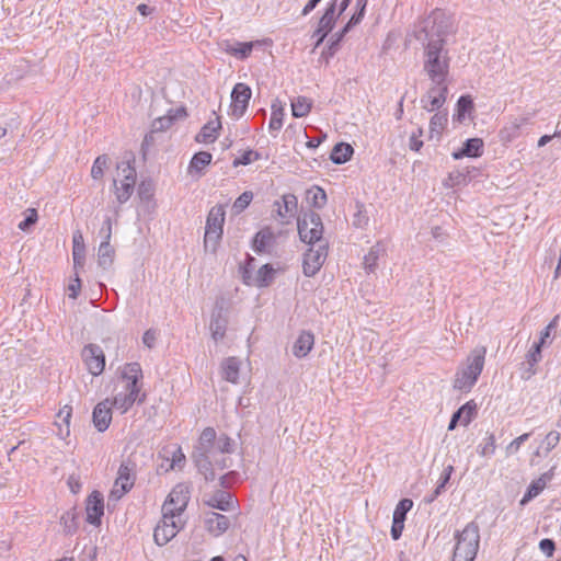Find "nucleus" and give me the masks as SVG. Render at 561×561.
<instances>
[{"mask_svg": "<svg viewBox=\"0 0 561 561\" xmlns=\"http://www.w3.org/2000/svg\"><path fill=\"white\" fill-rule=\"evenodd\" d=\"M450 30L451 19L440 9L415 26L414 36L424 48L423 69L431 81H447L450 56L445 45Z\"/></svg>", "mask_w": 561, "mask_h": 561, "instance_id": "nucleus-1", "label": "nucleus"}, {"mask_svg": "<svg viewBox=\"0 0 561 561\" xmlns=\"http://www.w3.org/2000/svg\"><path fill=\"white\" fill-rule=\"evenodd\" d=\"M231 451L232 442L228 436H217L213 427H206L194 448L193 460L205 480L214 481L217 469L224 470L229 467L225 455Z\"/></svg>", "mask_w": 561, "mask_h": 561, "instance_id": "nucleus-2", "label": "nucleus"}, {"mask_svg": "<svg viewBox=\"0 0 561 561\" xmlns=\"http://www.w3.org/2000/svg\"><path fill=\"white\" fill-rule=\"evenodd\" d=\"M485 354L486 350L483 346L476 347L470 352L466 363L458 368L455 375L454 388L456 390L469 392L472 389L483 370Z\"/></svg>", "mask_w": 561, "mask_h": 561, "instance_id": "nucleus-3", "label": "nucleus"}, {"mask_svg": "<svg viewBox=\"0 0 561 561\" xmlns=\"http://www.w3.org/2000/svg\"><path fill=\"white\" fill-rule=\"evenodd\" d=\"M455 540L453 561H474L480 545L479 526L473 522L467 524L455 534Z\"/></svg>", "mask_w": 561, "mask_h": 561, "instance_id": "nucleus-4", "label": "nucleus"}, {"mask_svg": "<svg viewBox=\"0 0 561 561\" xmlns=\"http://www.w3.org/2000/svg\"><path fill=\"white\" fill-rule=\"evenodd\" d=\"M226 211L221 205L210 208L205 227L204 247L210 252H216L217 247L222 238Z\"/></svg>", "mask_w": 561, "mask_h": 561, "instance_id": "nucleus-5", "label": "nucleus"}, {"mask_svg": "<svg viewBox=\"0 0 561 561\" xmlns=\"http://www.w3.org/2000/svg\"><path fill=\"white\" fill-rule=\"evenodd\" d=\"M297 227L302 242L310 245L325 242L322 239L323 224L319 214L313 211L304 214L298 218Z\"/></svg>", "mask_w": 561, "mask_h": 561, "instance_id": "nucleus-6", "label": "nucleus"}, {"mask_svg": "<svg viewBox=\"0 0 561 561\" xmlns=\"http://www.w3.org/2000/svg\"><path fill=\"white\" fill-rule=\"evenodd\" d=\"M122 180H114L115 195L119 204L126 203L134 193L136 183V170L129 162H121L117 165Z\"/></svg>", "mask_w": 561, "mask_h": 561, "instance_id": "nucleus-7", "label": "nucleus"}, {"mask_svg": "<svg viewBox=\"0 0 561 561\" xmlns=\"http://www.w3.org/2000/svg\"><path fill=\"white\" fill-rule=\"evenodd\" d=\"M184 527L181 517L173 514L162 512V518L158 523L153 531V539L158 546H164L172 540L176 534Z\"/></svg>", "mask_w": 561, "mask_h": 561, "instance_id": "nucleus-8", "label": "nucleus"}, {"mask_svg": "<svg viewBox=\"0 0 561 561\" xmlns=\"http://www.w3.org/2000/svg\"><path fill=\"white\" fill-rule=\"evenodd\" d=\"M190 501L188 488L184 484H178L169 493L167 500L162 505V512L167 514H173L176 517H181L185 511Z\"/></svg>", "mask_w": 561, "mask_h": 561, "instance_id": "nucleus-9", "label": "nucleus"}, {"mask_svg": "<svg viewBox=\"0 0 561 561\" xmlns=\"http://www.w3.org/2000/svg\"><path fill=\"white\" fill-rule=\"evenodd\" d=\"M328 256V243H318L305 253L302 262L304 274L308 277L314 276L323 265Z\"/></svg>", "mask_w": 561, "mask_h": 561, "instance_id": "nucleus-10", "label": "nucleus"}, {"mask_svg": "<svg viewBox=\"0 0 561 561\" xmlns=\"http://www.w3.org/2000/svg\"><path fill=\"white\" fill-rule=\"evenodd\" d=\"M135 483L134 465L123 462L117 472V478L111 491L110 499L119 500Z\"/></svg>", "mask_w": 561, "mask_h": 561, "instance_id": "nucleus-11", "label": "nucleus"}, {"mask_svg": "<svg viewBox=\"0 0 561 561\" xmlns=\"http://www.w3.org/2000/svg\"><path fill=\"white\" fill-rule=\"evenodd\" d=\"M81 356L90 374L99 376L103 373L105 367V356L99 345H85L82 350Z\"/></svg>", "mask_w": 561, "mask_h": 561, "instance_id": "nucleus-12", "label": "nucleus"}, {"mask_svg": "<svg viewBox=\"0 0 561 561\" xmlns=\"http://www.w3.org/2000/svg\"><path fill=\"white\" fill-rule=\"evenodd\" d=\"M122 378L124 379L125 387L123 392H127L134 397L140 398V385L139 381L142 379V369L139 363H128L125 365Z\"/></svg>", "mask_w": 561, "mask_h": 561, "instance_id": "nucleus-13", "label": "nucleus"}, {"mask_svg": "<svg viewBox=\"0 0 561 561\" xmlns=\"http://www.w3.org/2000/svg\"><path fill=\"white\" fill-rule=\"evenodd\" d=\"M252 91L245 83H237L231 92V113L234 117H241L248 108Z\"/></svg>", "mask_w": 561, "mask_h": 561, "instance_id": "nucleus-14", "label": "nucleus"}, {"mask_svg": "<svg viewBox=\"0 0 561 561\" xmlns=\"http://www.w3.org/2000/svg\"><path fill=\"white\" fill-rule=\"evenodd\" d=\"M231 520L220 513L208 511L204 513V527L214 537L224 535L230 527Z\"/></svg>", "mask_w": 561, "mask_h": 561, "instance_id": "nucleus-15", "label": "nucleus"}, {"mask_svg": "<svg viewBox=\"0 0 561 561\" xmlns=\"http://www.w3.org/2000/svg\"><path fill=\"white\" fill-rule=\"evenodd\" d=\"M87 522L91 525L99 526L101 517L104 514L103 495L93 491L87 500Z\"/></svg>", "mask_w": 561, "mask_h": 561, "instance_id": "nucleus-16", "label": "nucleus"}, {"mask_svg": "<svg viewBox=\"0 0 561 561\" xmlns=\"http://www.w3.org/2000/svg\"><path fill=\"white\" fill-rule=\"evenodd\" d=\"M92 421L99 432H104L108 428L112 421V407L108 400L99 402L92 413Z\"/></svg>", "mask_w": 561, "mask_h": 561, "instance_id": "nucleus-17", "label": "nucleus"}, {"mask_svg": "<svg viewBox=\"0 0 561 561\" xmlns=\"http://www.w3.org/2000/svg\"><path fill=\"white\" fill-rule=\"evenodd\" d=\"M529 124L526 116L512 117L500 130V137L503 141L510 142L517 138L525 126Z\"/></svg>", "mask_w": 561, "mask_h": 561, "instance_id": "nucleus-18", "label": "nucleus"}, {"mask_svg": "<svg viewBox=\"0 0 561 561\" xmlns=\"http://www.w3.org/2000/svg\"><path fill=\"white\" fill-rule=\"evenodd\" d=\"M204 503L215 510L221 512H231L236 510V502L232 495L227 491H217L207 496Z\"/></svg>", "mask_w": 561, "mask_h": 561, "instance_id": "nucleus-19", "label": "nucleus"}, {"mask_svg": "<svg viewBox=\"0 0 561 561\" xmlns=\"http://www.w3.org/2000/svg\"><path fill=\"white\" fill-rule=\"evenodd\" d=\"M554 469H556V467H552L548 471L543 472L537 480H534L529 484L526 493L524 494V496L520 501L522 505H525L526 503H528L534 497L538 496L543 491V489L547 486V484L553 479Z\"/></svg>", "mask_w": 561, "mask_h": 561, "instance_id": "nucleus-20", "label": "nucleus"}, {"mask_svg": "<svg viewBox=\"0 0 561 561\" xmlns=\"http://www.w3.org/2000/svg\"><path fill=\"white\" fill-rule=\"evenodd\" d=\"M337 18L336 0H333L328 4L323 15L319 20L318 27L316 28L318 30V33H321L322 38H325L328 34L333 30Z\"/></svg>", "mask_w": 561, "mask_h": 561, "instance_id": "nucleus-21", "label": "nucleus"}, {"mask_svg": "<svg viewBox=\"0 0 561 561\" xmlns=\"http://www.w3.org/2000/svg\"><path fill=\"white\" fill-rule=\"evenodd\" d=\"M276 236L271 228L266 227L256 232L253 239V250L256 253L270 252L274 247Z\"/></svg>", "mask_w": 561, "mask_h": 561, "instance_id": "nucleus-22", "label": "nucleus"}, {"mask_svg": "<svg viewBox=\"0 0 561 561\" xmlns=\"http://www.w3.org/2000/svg\"><path fill=\"white\" fill-rule=\"evenodd\" d=\"M314 345V335L310 331H302L293 345V354L297 358L306 357Z\"/></svg>", "mask_w": 561, "mask_h": 561, "instance_id": "nucleus-23", "label": "nucleus"}, {"mask_svg": "<svg viewBox=\"0 0 561 561\" xmlns=\"http://www.w3.org/2000/svg\"><path fill=\"white\" fill-rule=\"evenodd\" d=\"M298 201L294 194H285L282 197V202L276 201L274 206L278 217L282 219L291 218L295 216L297 210Z\"/></svg>", "mask_w": 561, "mask_h": 561, "instance_id": "nucleus-24", "label": "nucleus"}, {"mask_svg": "<svg viewBox=\"0 0 561 561\" xmlns=\"http://www.w3.org/2000/svg\"><path fill=\"white\" fill-rule=\"evenodd\" d=\"M241 360L238 357H228L221 364V376L231 383L239 382Z\"/></svg>", "mask_w": 561, "mask_h": 561, "instance_id": "nucleus-25", "label": "nucleus"}, {"mask_svg": "<svg viewBox=\"0 0 561 561\" xmlns=\"http://www.w3.org/2000/svg\"><path fill=\"white\" fill-rule=\"evenodd\" d=\"M261 42L260 41H256V42H244V43H241V42H234V43H226L225 44V51L239 58V59H245L248 58L251 53H252V49L255 45H260Z\"/></svg>", "mask_w": 561, "mask_h": 561, "instance_id": "nucleus-26", "label": "nucleus"}, {"mask_svg": "<svg viewBox=\"0 0 561 561\" xmlns=\"http://www.w3.org/2000/svg\"><path fill=\"white\" fill-rule=\"evenodd\" d=\"M483 141L480 138H470L465 144L461 150L453 153L454 159L458 160L463 157L477 158L482 154Z\"/></svg>", "mask_w": 561, "mask_h": 561, "instance_id": "nucleus-27", "label": "nucleus"}, {"mask_svg": "<svg viewBox=\"0 0 561 561\" xmlns=\"http://www.w3.org/2000/svg\"><path fill=\"white\" fill-rule=\"evenodd\" d=\"M146 398V394L142 393L140 398L134 397L133 393L129 394L127 392H118L111 403V407L113 405L117 410L121 411V413H126L136 401L139 403L144 402Z\"/></svg>", "mask_w": 561, "mask_h": 561, "instance_id": "nucleus-28", "label": "nucleus"}, {"mask_svg": "<svg viewBox=\"0 0 561 561\" xmlns=\"http://www.w3.org/2000/svg\"><path fill=\"white\" fill-rule=\"evenodd\" d=\"M221 128L219 118L208 122L196 135L197 142H213L217 139L218 130Z\"/></svg>", "mask_w": 561, "mask_h": 561, "instance_id": "nucleus-29", "label": "nucleus"}, {"mask_svg": "<svg viewBox=\"0 0 561 561\" xmlns=\"http://www.w3.org/2000/svg\"><path fill=\"white\" fill-rule=\"evenodd\" d=\"M209 329L211 337L217 342L225 337L227 330V319L222 317L221 312L213 313Z\"/></svg>", "mask_w": 561, "mask_h": 561, "instance_id": "nucleus-30", "label": "nucleus"}, {"mask_svg": "<svg viewBox=\"0 0 561 561\" xmlns=\"http://www.w3.org/2000/svg\"><path fill=\"white\" fill-rule=\"evenodd\" d=\"M540 344L535 343L526 355L528 368L522 374L523 379H529L536 374L535 365L541 360Z\"/></svg>", "mask_w": 561, "mask_h": 561, "instance_id": "nucleus-31", "label": "nucleus"}, {"mask_svg": "<svg viewBox=\"0 0 561 561\" xmlns=\"http://www.w3.org/2000/svg\"><path fill=\"white\" fill-rule=\"evenodd\" d=\"M353 152L354 149L350 144L340 142L333 147L330 158L333 163L342 164L352 158Z\"/></svg>", "mask_w": 561, "mask_h": 561, "instance_id": "nucleus-32", "label": "nucleus"}, {"mask_svg": "<svg viewBox=\"0 0 561 561\" xmlns=\"http://www.w3.org/2000/svg\"><path fill=\"white\" fill-rule=\"evenodd\" d=\"M276 271L271 264H264L261 266L254 275L253 286L267 287L270 286L275 277Z\"/></svg>", "mask_w": 561, "mask_h": 561, "instance_id": "nucleus-33", "label": "nucleus"}, {"mask_svg": "<svg viewBox=\"0 0 561 561\" xmlns=\"http://www.w3.org/2000/svg\"><path fill=\"white\" fill-rule=\"evenodd\" d=\"M115 251L110 242H101L98 250V264L102 268H108L114 261Z\"/></svg>", "mask_w": 561, "mask_h": 561, "instance_id": "nucleus-34", "label": "nucleus"}, {"mask_svg": "<svg viewBox=\"0 0 561 561\" xmlns=\"http://www.w3.org/2000/svg\"><path fill=\"white\" fill-rule=\"evenodd\" d=\"M213 156L206 151L195 153L190 162L188 172H196L198 176L202 171L211 162Z\"/></svg>", "mask_w": 561, "mask_h": 561, "instance_id": "nucleus-35", "label": "nucleus"}, {"mask_svg": "<svg viewBox=\"0 0 561 561\" xmlns=\"http://www.w3.org/2000/svg\"><path fill=\"white\" fill-rule=\"evenodd\" d=\"M446 124L447 115L440 112L435 113L430 121V139L436 138L438 140Z\"/></svg>", "mask_w": 561, "mask_h": 561, "instance_id": "nucleus-36", "label": "nucleus"}, {"mask_svg": "<svg viewBox=\"0 0 561 561\" xmlns=\"http://www.w3.org/2000/svg\"><path fill=\"white\" fill-rule=\"evenodd\" d=\"M171 456V462L167 470L182 468L185 462V456L182 453L181 447H174L172 449H163V457L169 461Z\"/></svg>", "mask_w": 561, "mask_h": 561, "instance_id": "nucleus-37", "label": "nucleus"}, {"mask_svg": "<svg viewBox=\"0 0 561 561\" xmlns=\"http://www.w3.org/2000/svg\"><path fill=\"white\" fill-rule=\"evenodd\" d=\"M311 101L306 96H298L291 101V113L295 117H305L311 110Z\"/></svg>", "mask_w": 561, "mask_h": 561, "instance_id": "nucleus-38", "label": "nucleus"}, {"mask_svg": "<svg viewBox=\"0 0 561 561\" xmlns=\"http://www.w3.org/2000/svg\"><path fill=\"white\" fill-rule=\"evenodd\" d=\"M171 118L168 117V118H159L157 121L153 122L152 124V127H153V130L149 134H147L144 138V141L141 144V149L142 151L145 152L149 147H151L154 142V137H153V131L156 130H160L164 127H168L170 124H171Z\"/></svg>", "mask_w": 561, "mask_h": 561, "instance_id": "nucleus-39", "label": "nucleus"}, {"mask_svg": "<svg viewBox=\"0 0 561 561\" xmlns=\"http://www.w3.org/2000/svg\"><path fill=\"white\" fill-rule=\"evenodd\" d=\"M495 448H496L495 436H494V434L490 433L479 444V446H478V454L481 457L490 458L491 456L494 455Z\"/></svg>", "mask_w": 561, "mask_h": 561, "instance_id": "nucleus-40", "label": "nucleus"}, {"mask_svg": "<svg viewBox=\"0 0 561 561\" xmlns=\"http://www.w3.org/2000/svg\"><path fill=\"white\" fill-rule=\"evenodd\" d=\"M473 108V101L469 95H461L457 102V121L463 122L467 117V114L470 113Z\"/></svg>", "mask_w": 561, "mask_h": 561, "instance_id": "nucleus-41", "label": "nucleus"}, {"mask_svg": "<svg viewBox=\"0 0 561 561\" xmlns=\"http://www.w3.org/2000/svg\"><path fill=\"white\" fill-rule=\"evenodd\" d=\"M383 249L377 244L370 249V251L364 256V266L366 271L374 272L377 265L380 253Z\"/></svg>", "mask_w": 561, "mask_h": 561, "instance_id": "nucleus-42", "label": "nucleus"}, {"mask_svg": "<svg viewBox=\"0 0 561 561\" xmlns=\"http://www.w3.org/2000/svg\"><path fill=\"white\" fill-rule=\"evenodd\" d=\"M308 196L311 199V204L316 208H322L327 203L325 191L319 186H314L308 191Z\"/></svg>", "mask_w": 561, "mask_h": 561, "instance_id": "nucleus-43", "label": "nucleus"}, {"mask_svg": "<svg viewBox=\"0 0 561 561\" xmlns=\"http://www.w3.org/2000/svg\"><path fill=\"white\" fill-rule=\"evenodd\" d=\"M462 417V425L467 426L477 414V404L471 400L458 409Z\"/></svg>", "mask_w": 561, "mask_h": 561, "instance_id": "nucleus-44", "label": "nucleus"}, {"mask_svg": "<svg viewBox=\"0 0 561 561\" xmlns=\"http://www.w3.org/2000/svg\"><path fill=\"white\" fill-rule=\"evenodd\" d=\"M355 12L348 20L351 25H358L365 16L368 0H353Z\"/></svg>", "mask_w": 561, "mask_h": 561, "instance_id": "nucleus-45", "label": "nucleus"}, {"mask_svg": "<svg viewBox=\"0 0 561 561\" xmlns=\"http://www.w3.org/2000/svg\"><path fill=\"white\" fill-rule=\"evenodd\" d=\"M448 94V85L447 81H432L431 88L427 90L425 96L426 98H433V96H445V100L447 99Z\"/></svg>", "mask_w": 561, "mask_h": 561, "instance_id": "nucleus-46", "label": "nucleus"}, {"mask_svg": "<svg viewBox=\"0 0 561 561\" xmlns=\"http://www.w3.org/2000/svg\"><path fill=\"white\" fill-rule=\"evenodd\" d=\"M446 102L445 96H433L426 98L425 95L421 99L422 107L427 112H434L440 108Z\"/></svg>", "mask_w": 561, "mask_h": 561, "instance_id": "nucleus-47", "label": "nucleus"}, {"mask_svg": "<svg viewBox=\"0 0 561 561\" xmlns=\"http://www.w3.org/2000/svg\"><path fill=\"white\" fill-rule=\"evenodd\" d=\"M284 111L282 107L276 108L275 105L272 107V114L268 123L271 131H278L283 126Z\"/></svg>", "mask_w": 561, "mask_h": 561, "instance_id": "nucleus-48", "label": "nucleus"}, {"mask_svg": "<svg viewBox=\"0 0 561 561\" xmlns=\"http://www.w3.org/2000/svg\"><path fill=\"white\" fill-rule=\"evenodd\" d=\"M108 158L105 154L99 156L91 168V176L99 180L103 176L104 169L107 167Z\"/></svg>", "mask_w": 561, "mask_h": 561, "instance_id": "nucleus-49", "label": "nucleus"}, {"mask_svg": "<svg viewBox=\"0 0 561 561\" xmlns=\"http://www.w3.org/2000/svg\"><path fill=\"white\" fill-rule=\"evenodd\" d=\"M253 193L250 191L243 192L233 203V210L239 214L243 211L252 202Z\"/></svg>", "mask_w": 561, "mask_h": 561, "instance_id": "nucleus-50", "label": "nucleus"}, {"mask_svg": "<svg viewBox=\"0 0 561 561\" xmlns=\"http://www.w3.org/2000/svg\"><path fill=\"white\" fill-rule=\"evenodd\" d=\"M413 502L410 499H402L396 506L393 517L405 520L407 513L412 508Z\"/></svg>", "mask_w": 561, "mask_h": 561, "instance_id": "nucleus-51", "label": "nucleus"}, {"mask_svg": "<svg viewBox=\"0 0 561 561\" xmlns=\"http://www.w3.org/2000/svg\"><path fill=\"white\" fill-rule=\"evenodd\" d=\"M560 442V433L557 431L549 432L542 440L545 454H549Z\"/></svg>", "mask_w": 561, "mask_h": 561, "instance_id": "nucleus-52", "label": "nucleus"}, {"mask_svg": "<svg viewBox=\"0 0 561 561\" xmlns=\"http://www.w3.org/2000/svg\"><path fill=\"white\" fill-rule=\"evenodd\" d=\"M260 159V153L254 150H247L244 151L239 158L234 159L233 165H248L252 163L253 161H256Z\"/></svg>", "mask_w": 561, "mask_h": 561, "instance_id": "nucleus-53", "label": "nucleus"}, {"mask_svg": "<svg viewBox=\"0 0 561 561\" xmlns=\"http://www.w3.org/2000/svg\"><path fill=\"white\" fill-rule=\"evenodd\" d=\"M38 219L37 211L34 208H28L26 211V217L19 224V229L22 231H27L33 225L36 224Z\"/></svg>", "mask_w": 561, "mask_h": 561, "instance_id": "nucleus-54", "label": "nucleus"}, {"mask_svg": "<svg viewBox=\"0 0 561 561\" xmlns=\"http://www.w3.org/2000/svg\"><path fill=\"white\" fill-rule=\"evenodd\" d=\"M75 268L83 267L85 262V247H72Z\"/></svg>", "mask_w": 561, "mask_h": 561, "instance_id": "nucleus-55", "label": "nucleus"}, {"mask_svg": "<svg viewBox=\"0 0 561 561\" xmlns=\"http://www.w3.org/2000/svg\"><path fill=\"white\" fill-rule=\"evenodd\" d=\"M529 436H530L529 433H525V434L518 436L517 438H515L514 440H512L506 447V454L513 455V454L517 453L518 449L520 448V446L529 438Z\"/></svg>", "mask_w": 561, "mask_h": 561, "instance_id": "nucleus-56", "label": "nucleus"}, {"mask_svg": "<svg viewBox=\"0 0 561 561\" xmlns=\"http://www.w3.org/2000/svg\"><path fill=\"white\" fill-rule=\"evenodd\" d=\"M423 136V129L417 128L416 131H414L409 139V148L413 151H420V149L423 147V141L421 140V137Z\"/></svg>", "mask_w": 561, "mask_h": 561, "instance_id": "nucleus-57", "label": "nucleus"}, {"mask_svg": "<svg viewBox=\"0 0 561 561\" xmlns=\"http://www.w3.org/2000/svg\"><path fill=\"white\" fill-rule=\"evenodd\" d=\"M72 409L69 405H65L59 410L57 414V419L60 420L61 423L66 426V435H69V423L71 419Z\"/></svg>", "mask_w": 561, "mask_h": 561, "instance_id": "nucleus-58", "label": "nucleus"}, {"mask_svg": "<svg viewBox=\"0 0 561 561\" xmlns=\"http://www.w3.org/2000/svg\"><path fill=\"white\" fill-rule=\"evenodd\" d=\"M404 520L400 518L392 517V526H391V537L393 540H398L403 531Z\"/></svg>", "mask_w": 561, "mask_h": 561, "instance_id": "nucleus-59", "label": "nucleus"}, {"mask_svg": "<svg viewBox=\"0 0 561 561\" xmlns=\"http://www.w3.org/2000/svg\"><path fill=\"white\" fill-rule=\"evenodd\" d=\"M539 548L547 557H552L556 550V543L552 539L545 538L540 540Z\"/></svg>", "mask_w": 561, "mask_h": 561, "instance_id": "nucleus-60", "label": "nucleus"}, {"mask_svg": "<svg viewBox=\"0 0 561 561\" xmlns=\"http://www.w3.org/2000/svg\"><path fill=\"white\" fill-rule=\"evenodd\" d=\"M557 319L556 317L541 332H540V339L537 344H540V346H543L547 342V339L550 337L551 331L557 327Z\"/></svg>", "mask_w": 561, "mask_h": 561, "instance_id": "nucleus-61", "label": "nucleus"}, {"mask_svg": "<svg viewBox=\"0 0 561 561\" xmlns=\"http://www.w3.org/2000/svg\"><path fill=\"white\" fill-rule=\"evenodd\" d=\"M157 336H158V332L157 330L154 329H149L147 330L144 335H142V343L149 347V348H152L156 344V341H157Z\"/></svg>", "mask_w": 561, "mask_h": 561, "instance_id": "nucleus-62", "label": "nucleus"}, {"mask_svg": "<svg viewBox=\"0 0 561 561\" xmlns=\"http://www.w3.org/2000/svg\"><path fill=\"white\" fill-rule=\"evenodd\" d=\"M100 234L103 238L102 242H110L111 241V236H112V220H111V218L107 217L104 220L103 227L100 230Z\"/></svg>", "mask_w": 561, "mask_h": 561, "instance_id": "nucleus-63", "label": "nucleus"}, {"mask_svg": "<svg viewBox=\"0 0 561 561\" xmlns=\"http://www.w3.org/2000/svg\"><path fill=\"white\" fill-rule=\"evenodd\" d=\"M355 25H351V22L348 21L344 27L336 32L335 34H333L331 36V39L335 41V43H341V41L344 38V36L354 27Z\"/></svg>", "mask_w": 561, "mask_h": 561, "instance_id": "nucleus-64", "label": "nucleus"}]
</instances>
